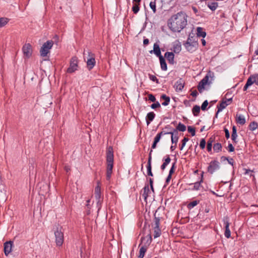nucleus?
<instances>
[{
    "instance_id": "f257e3e1",
    "label": "nucleus",
    "mask_w": 258,
    "mask_h": 258,
    "mask_svg": "<svg viewBox=\"0 0 258 258\" xmlns=\"http://www.w3.org/2000/svg\"><path fill=\"white\" fill-rule=\"evenodd\" d=\"M168 26L173 32H180L187 25V16L183 12L173 15L168 21Z\"/></svg>"
},
{
    "instance_id": "423d86ee",
    "label": "nucleus",
    "mask_w": 258,
    "mask_h": 258,
    "mask_svg": "<svg viewBox=\"0 0 258 258\" xmlns=\"http://www.w3.org/2000/svg\"><path fill=\"white\" fill-rule=\"evenodd\" d=\"M88 57L87 60V67L88 69L91 70L96 64L95 54L90 51H87Z\"/></svg>"
},
{
    "instance_id": "c85d7f7f",
    "label": "nucleus",
    "mask_w": 258,
    "mask_h": 258,
    "mask_svg": "<svg viewBox=\"0 0 258 258\" xmlns=\"http://www.w3.org/2000/svg\"><path fill=\"white\" fill-rule=\"evenodd\" d=\"M222 146L221 143H215L213 145V150L214 152L219 153L222 151Z\"/></svg>"
},
{
    "instance_id": "e433bc0d",
    "label": "nucleus",
    "mask_w": 258,
    "mask_h": 258,
    "mask_svg": "<svg viewBox=\"0 0 258 258\" xmlns=\"http://www.w3.org/2000/svg\"><path fill=\"white\" fill-rule=\"evenodd\" d=\"M175 130L180 132H184L186 130V126L181 122H179L176 127V129Z\"/></svg>"
},
{
    "instance_id": "1a4fd4ad",
    "label": "nucleus",
    "mask_w": 258,
    "mask_h": 258,
    "mask_svg": "<svg viewBox=\"0 0 258 258\" xmlns=\"http://www.w3.org/2000/svg\"><path fill=\"white\" fill-rule=\"evenodd\" d=\"M24 56L27 58H29L32 53V49L31 45L30 43L25 44L22 48Z\"/></svg>"
},
{
    "instance_id": "4c0bfd02",
    "label": "nucleus",
    "mask_w": 258,
    "mask_h": 258,
    "mask_svg": "<svg viewBox=\"0 0 258 258\" xmlns=\"http://www.w3.org/2000/svg\"><path fill=\"white\" fill-rule=\"evenodd\" d=\"M160 219L159 217H156L155 215L154 219V228H159Z\"/></svg>"
},
{
    "instance_id": "412c9836",
    "label": "nucleus",
    "mask_w": 258,
    "mask_h": 258,
    "mask_svg": "<svg viewBox=\"0 0 258 258\" xmlns=\"http://www.w3.org/2000/svg\"><path fill=\"white\" fill-rule=\"evenodd\" d=\"M171 135V142L172 144H177L178 140V132L175 129H173V132H172Z\"/></svg>"
},
{
    "instance_id": "3c124183",
    "label": "nucleus",
    "mask_w": 258,
    "mask_h": 258,
    "mask_svg": "<svg viewBox=\"0 0 258 258\" xmlns=\"http://www.w3.org/2000/svg\"><path fill=\"white\" fill-rule=\"evenodd\" d=\"M176 162L173 163L171 168H170L169 172V175H171L174 172L175 168L176 167Z\"/></svg>"
},
{
    "instance_id": "864d4df0",
    "label": "nucleus",
    "mask_w": 258,
    "mask_h": 258,
    "mask_svg": "<svg viewBox=\"0 0 258 258\" xmlns=\"http://www.w3.org/2000/svg\"><path fill=\"white\" fill-rule=\"evenodd\" d=\"M226 148L229 152H234L235 150L234 147L231 143H229Z\"/></svg>"
},
{
    "instance_id": "8fccbe9b",
    "label": "nucleus",
    "mask_w": 258,
    "mask_h": 258,
    "mask_svg": "<svg viewBox=\"0 0 258 258\" xmlns=\"http://www.w3.org/2000/svg\"><path fill=\"white\" fill-rule=\"evenodd\" d=\"M206 142L205 139H201V141H200V147L201 149H205V146H206Z\"/></svg>"
},
{
    "instance_id": "7c9ffc66",
    "label": "nucleus",
    "mask_w": 258,
    "mask_h": 258,
    "mask_svg": "<svg viewBox=\"0 0 258 258\" xmlns=\"http://www.w3.org/2000/svg\"><path fill=\"white\" fill-rule=\"evenodd\" d=\"M218 4L217 2L209 3L207 4L208 7L212 11H214L218 7Z\"/></svg>"
},
{
    "instance_id": "c03bdc74",
    "label": "nucleus",
    "mask_w": 258,
    "mask_h": 258,
    "mask_svg": "<svg viewBox=\"0 0 258 258\" xmlns=\"http://www.w3.org/2000/svg\"><path fill=\"white\" fill-rule=\"evenodd\" d=\"M150 7L151 9L152 10L154 13H155L156 12V0H154V2H151L150 3Z\"/></svg>"
},
{
    "instance_id": "a19ab883",
    "label": "nucleus",
    "mask_w": 258,
    "mask_h": 258,
    "mask_svg": "<svg viewBox=\"0 0 258 258\" xmlns=\"http://www.w3.org/2000/svg\"><path fill=\"white\" fill-rule=\"evenodd\" d=\"M154 237L155 238H156L160 236V235L161 234V230L160 229V228H154Z\"/></svg>"
},
{
    "instance_id": "052dcab7",
    "label": "nucleus",
    "mask_w": 258,
    "mask_h": 258,
    "mask_svg": "<svg viewBox=\"0 0 258 258\" xmlns=\"http://www.w3.org/2000/svg\"><path fill=\"white\" fill-rule=\"evenodd\" d=\"M212 144H210V143H207V150L208 152H211L212 149Z\"/></svg>"
},
{
    "instance_id": "ea45409f",
    "label": "nucleus",
    "mask_w": 258,
    "mask_h": 258,
    "mask_svg": "<svg viewBox=\"0 0 258 258\" xmlns=\"http://www.w3.org/2000/svg\"><path fill=\"white\" fill-rule=\"evenodd\" d=\"M147 174L148 176H153V174L152 172V166L151 163H147Z\"/></svg>"
},
{
    "instance_id": "2eb2a0df",
    "label": "nucleus",
    "mask_w": 258,
    "mask_h": 258,
    "mask_svg": "<svg viewBox=\"0 0 258 258\" xmlns=\"http://www.w3.org/2000/svg\"><path fill=\"white\" fill-rule=\"evenodd\" d=\"M94 195L97 200V204H98L100 202L101 197V187L99 182H97V185L95 188Z\"/></svg>"
},
{
    "instance_id": "f704fd0d",
    "label": "nucleus",
    "mask_w": 258,
    "mask_h": 258,
    "mask_svg": "<svg viewBox=\"0 0 258 258\" xmlns=\"http://www.w3.org/2000/svg\"><path fill=\"white\" fill-rule=\"evenodd\" d=\"M203 182V177H202L200 181L196 182L194 183V187L192 188L193 190H198L200 189V187H201V183Z\"/></svg>"
},
{
    "instance_id": "f8f14e48",
    "label": "nucleus",
    "mask_w": 258,
    "mask_h": 258,
    "mask_svg": "<svg viewBox=\"0 0 258 258\" xmlns=\"http://www.w3.org/2000/svg\"><path fill=\"white\" fill-rule=\"evenodd\" d=\"M209 76L207 75L199 83L198 89L200 93H202L205 88V86L208 83Z\"/></svg>"
},
{
    "instance_id": "72a5a7b5",
    "label": "nucleus",
    "mask_w": 258,
    "mask_h": 258,
    "mask_svg": "<svg viewBox=\"0 0 258 258\" xmlns=\"http://www.w3.org/2000/svg\"><path fill=\"white\" fill-rule=\"evenodd\" d=\"M249 78L251 79V80L252 82V84L255 83L256 85H258V74H255L252 75H251Z\"/></svg>"
},
{
    "instance_id": "39448f33",
    "label": "nucleus",
    "mask_w": 258,
    "mask_h": 258,
    "mask_svg": "<svg viewBox=\"0 0 258 258\" xmlns=\"http://www.w3.org/2000/svg\"><path fill=\"white\" fill-rule=\"evenodd\" d=\"M78 59L76 56L72 57L70 62V67L67 69V72L69 74L73 73L78 70Z\"/></svg>"
},
{
    "instance_id": "49530a36",
    "label": "nucleus",
    "mask_w": 258,
    "mask_h": 258,
    "mask_svg": "<svg viewBox=\"0 0 258 258\" xmlns=\"http://www.w3.org/2000/svg\"><path fill=\"white\" fill-rule=\"evenodd\" d=\"M140 5L137 4H134L133 8H132V11H133L134 13L137 14L138 13V12L140 10Z\"/></svg>"
},
{
    "instance_id": "5701e85b",
    "label": "nucleus",
    "mask_w": 258,
    "mask_h": 258,
    "mask_svg": "<svg viewBox=\"0 0 258 258\" xmlns=\"http://www.w3.org/2000/svg\"><path fill=\"white\" fill-rule=\"evenodd\" d=\"M237 129L235 125L232 126V132L231 135V139L234 143L236 144L238 141H237Z\"/></svg>"
},
{
    "instance_id": "680f3d73",
    "label": "nucleus",
    "mask_w": 258,
    "mask_h": 258,
    "mask_svg": "<svg viewBox=\"0 0 258 258\" xmlns=\"http://www.w3.org/2000/svg\"><path fill=\"white\" fill-rule=\"evenodd\" d=\"M188 138L186 137H184L183 139L182 140V147H184L186 144V143L188 141Z\"/></svg>"
},
{
    "instance_id": "ddd939ff",
    "label": "nucleus",
    "mask_w": 258,
    "mask_h": 258,
    "mask_svg": "<svg viewBox=\"0 0 258 258\" xmlns=\"http://www.w3.org/2000/svg\"><path fill=\"white\" fill-rule=\"evenodd\" d=\"M13 246V241H9L4 243V253L6 256H8L12 251Z\"/></svg>"
},
{
    "instance_id": "13d9d810",
    "label": "nucleus",
    "mask_w": 258,
    "mask_h": 258,
    "mask_svg": "<svg viewBox=\"0 0 258 258\" xmlns=\"http://www.w3.org/2000/svg\"><path fill=\"white\" fill-rule=\"evenodd\" d=\"M172 131H169V132H165V131H162L160 133H158V135H159L161 137H162V136L163 135H166V134H172Z\"/></svg>"
},
{
    "instance_id": "4468645a",
    "label": "nucleus",
    "mask_w": 258,
    "mask_h": 258,
    "mask_svg": "<svg viewBox=\"0 0 258 258\" xmlns=\"http://www.w3.org/2000/svg\"><path fill=\"white\" fill-rule=\"evenodd\" d=\"M184 80L180 78L175 83L174 88L176 92H179L182 91L184 86Z\"/></svg>"
},
{
    "instance_id": "0e129e2a",
    "label": "nucleus",
    "mask_w": 258,
    "mask_h": 258,
    "mask_svg": "<svg viewBox=\"0 0 258 258\" xmlns=\"http://www.w3.org/2000/svg\"><path fill=\"white\" fill-rule=\"evenodd\" d=\"M149 183H150V185L151 189L152 190V191H154V188H153V179H152V178L149 179Z\"/></svg>"
},
{
    "instance_id": "4be33fe9",
    "label": "nucleus",
    "mask_w": 258,
    "mask_h": 258,
    "mask_svg": "<svg viewBox=\"0 0 258 258\" xmlns=\"http://www.w3.org/2000/svg\"><path fill=\"white\" fill-rule=\"evenodd\" d=\"M155 117V114L154 112L151 111L147 113L146 117V120L147 125H148L151 121L153 120Z\"/></svg>"
},
{
    "instance_id": "5fc2aeb1",
    "label": "nucleus",
    "mask_w": 258,
    "mask_h": 258,
    "mask_svg": "<svg viewBox=\"0 0 258 258\" xmlns=\"http://www.w3.org/2000/svg\"><path fill=\"white\" fill-rule=\"evenodd\" d=\"M215 136H211L208 140L207 143H210V144H212L215 141Z\"/></svg>"
},
{
    "instance_id": "aec40b11",
    "label": "nucleus",
    "mask_w": 258,
    "mask_h": 258,
    "mask_svg": "<svg viewBox=\"0 0 258 258\" xmlns=\"http://www.w3.org/2000/svg\"><path fill=\"white\" fill-rule=\"evenodd\" d=\"M224 223L225 224V231L224 235L226 238H229L231 236V232L229 229V223L228 221L227 220H226V221L224 220Z\"/></svg>"
},
{
    "instance_id": "de8ad7c7",
    "label": "nucleus",
    "mask_w": 258,
    "mask_h": 258,
    "mask_svg": "<svg viewBox=\"0 0 258 258\" xmlns=\"http://www.w3.org/2000/svg\"><path fill=\"white\" fill-rule=\"evenodd\" d=\"M149 77L151 81L155 82L157 84L159 83V80L157 78V77L153 75H149Z\"/></svg>"
},
{
    "instance_id": "c9c22d12",
    "label": "nucleus",
    "mask_w": 258,
    "mask_h": 258,
    "mask_svg": "<svg viewBox=\"0 0 258 258\" xmlns=\"http://www.w3.org/2000/svg\"><path fill=\"white\" fill-rule=\"evenodd\" d=\"M258 127V124L255 121H252L250 123L249 125V130L251 131H253L256 130Z\"/></svg>"
},
{
    "instance_id": "9b49d317",
    "label": "nucleus",
    "mask_w": 258,
    "mask_h": 258,
    "mask_svg": "<svg viewBox=\"0 0 258 258\" xmlns=\"http://www.w3.org/2000/svg\"><path fill=\"white\" fill-rule=\"evenodd\" d=\"M209 76L207 75L199 83L198 89L200 93H202L205 88V86L208 83Z\"/></svg>"
},
{
    "instance_id": "9d476101",
    "label": "nucleus",
    "mask_w": 258,
    "mask_h": 258,
    "mask_svg": "<svg viewBox=\"0 0 258 258\" xmlns=\"http://www.w3.org/2000/svg\"><path fill=\"white\" fill-rule=\"evenodd\" d=\"M152 240V236L150 234H148L145 237H143L141 239V243L139 245V247L141 245L148 247L150 245Z\"/></svg>"
},
{
    "instance_id": "b1692460",
    "label": "nucleus",
    "mask_w": 258,
    "mask_h": 258,
    "mask_svg": "<svg viewBox=\"0 0 258 258\" xmlns=\"http://www.w3.org/2000/svg\"><path fill=\"white\" fill-rule=\"evenodd\" d=\"M150 192V191L149 189V185L146 184L143 188V193L142 194V196L144 198L145 200L147 199Z\"/></svg>"
},
{
    "instance_id": "58836bf2",
    "label": "nucleus",
    "mask_w": 258,
    "mask_h": 258,
    "mask_svg": "<svg viewBox=\"0 0 258 258\" xmlns=\"http://www.w3.org/2000/svg\"><path fill=\"white\" fill-rule=\"evenodd\" d=\"M199 202V201H194L191 202H190L189 204H188L187 207L188 209H191L194 207L197 206Z\"/></svg>"
},
{
    "instance_id": "a211bd4d",
    "label": "nucleus",
    "mask_w": 258,
    "mask_h": 258,
    "mask_svg": "<svg viewBox=\"0 0 258 258\" xmlns=\"http://www.w3.org/2000/svg\"><path fill=\"white\" fill-rule=\"evenodd\" d=\"M229 104V103H226V100L223 99L221 102L220 103V104L219 105H217L218 110L216 114V117H217L218 114L220 112H221L223 109L226 108V107Z\"/></svg>"
},
{
    "instance_id": "6e6d98bb",
    "label": "nucleus",
    "mask_w": 258,
    "mask_h": 258,
    "mask_svg": "<svg viewBox=\"0 0 258 258\" xmlns=\"http://www.w3.org/2000/svg\"><path fill=\"white\" fill-rule=\"evenodd\" d=\"M148 98H149V100L152 102H156V98L153 94H149Z\"/></svg>"
},
{
    "instance_id": "603ef678",
    "label": "nucleus",
    "mask_w": 258,
    "mask_h": 258,
    "mask_svg": "<svg viewBox=\"0 0 258 258\" xmlns=\"http://www.w3.org/2000/svg\"><path fill=\"white\" fill-rule=\"evenodd\" d=\"M208 101L207 100H205L204 101V102L202 103L201 106V109L202 110H205L207 109V107L208 105Z\"/></svg>"
},
{
    "instance_id": "bb28decb",
    "label": "nucleus",
    "mask_w": 258,
    "mask_h": 258,
    "mask_svg": "<svg viewBox=\"0 0 258 258\" xmlns=\"http://www.w3.org/2000/svg\"><path fill=\"white\" fill-rule=\"evenodd\" d=\"M197 38L198 37H202L203 38H205L206 36V33L205 31L203 30V29L202 27H198L197 29Z\"/></svg>"
},
{
    "instance_id": "6ab92c4d",
    "label": "nucleus",
    "mask_w": 258,
    "mask_h": 258,
    "mask_svg": "<svg viewBox=\"0 0 258 258\" xmlns=\"http://www.w3.org/2000/svg\"><path fill=\"white\" fill-rule=\"evenodd\" d=\"M236 122L238 124L243 125L246 122L245 118L242 115L237 114L236 116Z\"/></svg>"
},
{
    "instance_id": "7ed1b4c3",
    "label": "nucleus",
    "mask_w": 258,
    "mask_h": 258,
    "mask_svg": "<svg viewBox=\"0 0 258 258\" xmlns=\"http://www.w3.org/2000/svg\"><path fill=\"white\" fill-rule=\"evenodd\" d=\"M183 45L187 51L192 52L198 48V38L189 35L187 40L183 43Z\"/></svg>"
},
{
    "instance_id": "69168bd1",
    "label": "nucleus",
    "mask_w": 258,
    "mask_h": 258,
    "mask_svg": "<svg viewBox=\"0 0 258 258\" xmlns=\"http://www.w3.org/2000/svg\"><path fill=\"white\" fill-rule=\"evenodd\" d=\"M228 162V163L231 165H233V164H234V160L233 159V158H228V160H227Z\"/></svg>"
},
{
    "instance_id": "393cba45",
    "label": "nucleus",
    "mask_w": 258,
    "mask_h": 258,
    "mask_svg": "<svg viewBox=\"0 0 258 258\" xmlns=\"http://www.w3.org/2000/svg\"><path fill=\"white\" fill-rule=\"evenodd\" d=\"M161 99L164 100V101L162 103V105L167 106L169 104L170 101V98L169 96H167L166 95L162 94L161 96Z\"/></svg>"
},
{
    "instance_id": "6e6552de",
    "label": "nucleus",
    "mask_w": 258,
    "mask_h": 258,
    "mask_svg": "<svg viewBox=\"0 0 258 258\" xmlns=\"http://www.w3.org/2000/svg\"><path fill=\"white\" fill-rule=\"evenodd\" d=\"M55 237V243L57 246H60L62 245L63 243L64 238L63 233L58 228L54 232Z\"/></svg>"
},
{
    "instance_id": "09e8293b",
    "label": "nucleus",
    "mask_w": 258,
    "mask_h": 258,
    "mask_svg": "<svg viewBox=\"0 0 258 258\" xmlns=\"http://www.w3.org/2000/svg\"><path fill=\"white\" fill-rule=\"evenodd\" d=\"M161 107L160 104L158 101H156L155 103L152 104L151 105V107L153 109H155L157 108H160Z\"/></svg>"
},
{
    "instance_id": "4d7b16f0",
    "label": "nucleus",
    "mask_w": 258,
    "mask_h": 258,
    "mask_svg": "<svg viewBox=\"0 0 258 258\" xmlns=\"http://www.w3.org/2000/svg\"><path fill=\"white\" fill-rule=\"evenodd\" d=\"M224 131L225 133V137L227 139L230 138V133L228 130L227 128L224 127Z\"/></svg>"
},
{
    "instance_id": "f3484780",
    "label": "nucleus",
    "mask_w": 258,
    "mask_h": 258,
    "mask_svg": "<svg viewBox=\"0 0 258 258\" xmlns=\"http://www.w3.org/2000/svg\"><path fill=\"white\" fill-rule=\"evenodd\" d=\"M164 56L167 59L168 62L171 64L174 63V55L172 52H166L165 53Z\"/></svg>"
},
{
    "instance_id": "a18cd8bd",
    "label": "nucleus",
    "mask_w": 258,
    "mask_h": 258,
    "mask_svg": "<svg viewBox=\"0 0 258 258\" xmlns=\"http://www.w3.org/2000/svg\"><path fill=\"white\" fill-rule=\"evenodd\" d=\"M187 131L189 133H190L191 134V135L192 136H195V134H196L195 128H194L191 126H188Z\"/></svg>"
},
{
    "instance_id": "0eeeda50",
    "label": "nucleus",
    "mask_w": 258,
    "mask_h": 258,
    "mask_svg": "<svg viewBox=\"0 0 258 258\" xmlns=\"http://www.w3.org/2000/svg\"><path fill=\"white\" fill-rule=\"evenodd\" d=\"M220 163L217 160H213L210 162L207 168V171L211 174H213L216 170L220 169Z\"/></svg>"
},
{
    "instance_id": "338daca9",
    "label": "nucleus",
    "mask_w": 258,
    "mask_h": 258,
    "mask_svg": "<svg viewBox=\"0 0 258 258\" xmlns=\"http://www.w3.org/2000/svg\"><path fill=\"white\" fill-rule=\"evenodd\" d=\"M171 175H169L168 174L167 177L166 178V183L167 184H168L169 182L170 181L171 178Z\"/></svg>"
},
{
    "instance_id": "e2e57ef3",
    "label": "nucleus",
    "mask_w": 258,
    "mask_h": 258,
    "mask_svg": "<svg viewBox=\"0 0 258 258\" xmlns=\"http://www.w3.org/2000/svg\"><path fill=\"white\" fill-rule=\"evenodd\" d=\"M153 152L152 150L151 149L150 151L148 159V163H151V160H152V152Z\"/></svg>"
},
{
    "instance_id": "c756f323",
    "label": "nucleus",
    "mask_w": 258,
    "mask_h": 258,
    "mask_svg": "<svg viewBox=\"0 0 258 258\" xmlns=\"http://www.w3.org/2000/svg\"><path fill=\"white\" fill-rule=\"evenodd\" d=\"M170 161H171V158H170L169 155H167L166 156V159L164 160L163 163L161 166V170H164L165 169L167 165L170 163Z\"/></svg>"
},
{
    "instance_id": "2f4dec72",
    "label": "nucleus",
    "mask_w": 258,
    "mask_h": 258,
    "mask_svg": "<svg viewBox=\"0 0 258 258\" xmlns=\"http://www.w3.org/2000/svg\"><path fill=\"white\" fill-rule=\"evenodd\" d=\"M9 21V19L5 17L0 18V28L4 27L8 24Z\"/></svg>"
},
{
    "instance_id": "473e14b6",
    "label": "nucleus",
    "mask_w": 258,
    "mask_h": 258,
    "mask_svg": "<svg viewBox=\"0 0 258 258\" xmlns=\"http://www.w3.org/2000/svg\"><path fill=\"white\" fill-rule=\"evenodd\" d=\"M192 112L194 116H198L200 112V107L197 105H195L192 108Z\"/></svg>"
},
{
    "instance_id": "a878e982",
    "label": "nucleus",
    "mask_w": 258,
    "mask_h": 258,
    "mask_svg": "<svg viewBox=\"0 0 258 258\" xmlns=\"http://www.w3.org/2000/svg\"><path fill=\"white\" fill-rule=\"evenodd\" d=\"M160 62L161 68L163 71H166L167 69V64L163 56L159 58Z\"/></svg>"
},
{
    "instance_id": "79ce46f5",
    "label": "nucleus",
    "mask_w": 258,
    "mask_h": 258,
    "mask_svg": "<svg viewBox=\"0 0 258 258\" xmlns=\"http://www.w3.org/2000/svg\"><path fill=\"white\" fill-rule=\"evenodd\" d=\"M252 85V82L250 78H248L247 82L245 85V86L243 87V91H246L249 86Z\"/></svg>"
},
{
    "instance_id": "37998d69",
    "label": "nucleus",
    "mask_w": 258,
    "mask_h": 258,
    "mask_svg": "<svg viewBox=\"0 0 258 258\" xmlns=\"http://www.w3.org/2000/svg\"><path fill=\"white\" fill-rule=\"evenodd\" d=\"M181 50V45L180 44H176L173 46V51L176 53H178Z\"/></svg>"
},
{
    "instance_id": "20e7f679",
    "label": "nucleus",
    "mask_w": 258,
    "mask_h": 258,
    "mask_svg": "<svg viewBox=\"0 0 258 258\" xmlns=\"http://www.w3.org/2000/svg\"><path fill=\"white\" fill-rule=\"evenodd\" d=\"M53 44L52 40L47 41L45 42L40 49V54L42 56H46L49 52V49H50Z\"/></svg>"
},
{
    "instance_id": "cd10ccee",
    "label": "nucleus",
    "mask_w": 258,
    "mask_h": 258,
    "mask_svg": "<svg viewBox=\"0 0 258 258\" xmlns=\"http://www.w3.org/2000/svg\"><path fill=\"white\" fill-rule=\"evenodd\" d=\"M148 247L142 245L140 248L139 258H143L147 250Z\"/></svg>"
},
{
    "instance_id": "dca6fc26",
    "label": "nucleus",
    "mask_w": 258,
    "mask_h": 258,
    "mask_svg": "<svg viewBox=\"0 0 258 258\" xmlns=\"http://www.w3.org/2000/svg\"><path fill=\"white\" fill-rule=\"evenodd\" d=\"M154 53L157 56L160 57L161 56H162L161 53V50L159 47V45L155 43L153 46V50L150 51V53Z\"/></svg>"
},
{
    "instance_id": "bf43d9fd",
    "label": "nucleus",
    "mask_w": 258,
    "mask_h": 258,
    "mask_svg": "<svg viewBox=\"0 0 258 258\" xmlns=\"http://www.w3.org/2000/svg\"><path fill=\"white\" fill-rule=\"evenodd\" d=\"M161 138V137L159 135H158V134H157L154 138V142L158 143L159 142Z\"/></svg>"
},
{
    "instance_id": "f03ea898",
    "label": "nucleus",
    "mask_w": 258,
    "mask_h": 258,
    "mask_svg": "<svg viewBox=\"0 0 258 258\" xmlns=\"http://www.w3.org/2000/svg\"><path fill=\"white\" fill-rule=\"evenodd\" d=\"M106 179L109 180L112 173L113 167L114 154L113 149L112 146H109L106 149Z\"/></svg>"
},
{
    "instance_id": "774afa93",
    "label": "nucleus",
    "mask_w": 258,
    "mask_h": 258,
    "mask_svg": "<svg viewBox=\"0 0 258 258\" xmlns=\"http://www.w3.org/2000/svg\"><path fill=\"white\" fill-rule=\"evenodd\" d=\"M198 94V93L197 90H194L191 93V95L193 97H196Z\"/></svg>"
}]
</instances>
